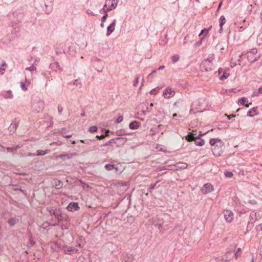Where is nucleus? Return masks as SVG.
I'll use <instances>...</instances> for the list:
<instances>
[{
  "mask_svg": "<svg viewBox=\"0 0 262 262\" xmlns=\"http://www.w3.org/2000/svg\"><path fill=\"white\" fill-rule=\"evenodd\" d=\"M257 107H254L252 108V110L248 111L247 116L250 117H252L258 114L257 111Z\"/></svg>",
  "mask_w": 262,
  "mask_h": 262,
  "instance_id": "obj_18",
  "label": "nucleus"
},
{
  "mask_svg": "<svg viewBox=\"0 0 262 262\" xmlns=\"http://www.w3.org/2000/svg\"><path fill=\"white\" fill-rule=\"evenodd\" d=\"M59 221H66L68 219L67 215L66 214H62L61 212L60 213V215L56 217Z\"/></svg>",
  "mask_w": 262,
  "mask_h": 262,
  "instance_id": "obj_29",
  "label": "nucleus"
},
{
  "mask_svg": "<svg viewBox=\"0 0 262 262\" xmlns=\"http://www.w3.org/2000/svg\"><path fill=\"white\" fill-rule=\"evenodd\" d=\"M51 66L52 67V68H57L59 67V65L58 62L53 63L52 64H51Z\"/></svg>",
  "mask_w": 262,
  "mask_h": 262,
  "instance_id": "obj_44",
  "label": "nucleus"
},
{
  "mask_svg": "<svg viewBox=\"0 0 262 262\" xmlns=\"http://www.w3.org/2000/svg\"><path fill=\"white\" fill-rule=\"evenodd\" d=\"M174 166L176 168L175 170H178L180 169H185L187 167V164L184 162H178L176 164H174Z\"/></svg>",
  "mask_w": 262,
  "mask_h": 262,
  "instance_id": "obj_16",
  "label": "nucleus"
},
{
  "mask_svg": "<svg viewBox=\"0 0 262 262\" xmlns=\"http://www.w3.org/2000/svg\"><path fill=\"white\" fill-rule=\"evenodd\" d=\"M73 84L76 86H78L81 85V83L78 79H76L74 80Z\"/></svg>",
  "mask_w": 262,
  "mask_h": 262,
  "instance_id": "obj_46",
  "label": "nucleus"
},
{
  "mask_svg": "<svg viewBox=\"0 0 262 262\" xmlns=\"http://www.w3.org/2000/svg\"><path fill=\"white\" fill-rule=\"evenodd\" d=\"M26 70H29L30 71H34L36 70V68L34 65H32L29 67H27L26 68Z\"/></svg>",
  "mask_w": 262,
  "mask_h": 262,
  "instance_id": "obj_39",
  "label": "nucleus"
},
{
  "mask_svg": "<svg viewBox=\"0 0 262 262\" xmlns=\"http://www.w3.org/2000/svg\"><path fill=\"white\" fill-rule=\"evenodd\" d=\"M258 91H259V92L260 93H262V88H259V89H258Z\"/></svg>",
  "mask_w": 262,
  "mask_h": 262,
  "instance_id": "obj_64",
  "label": "nucleus"
},
{
  "mask_svg": "<svg viewBox=\"0 0 262 262\" xmlns=\"http://www.w3.org/2000/svg\"><path fill=\"white\" fill-rule=\"evenodd\" d=\"M6 66V62H3L2 64V67H0V74H3L5 71L6 70V69L5 68H4V67H5Z\"/></svg>",
  "mask_w": 262,
  "mask_h": 262,
  "instance_id": "obj_35",
  "label": "nucleus"
},
{
  "mask_svg": "<svg viewBox=\"0 0 262 262\" xmlns=\"http://www.w3.org/2000/svg\"><path fill=\"white\" fill-rule=\"evenodd\" d=\"M208 29H204L201 31V32L199 34V36H200L203 34H205V36L208 33Z\"/></svg>",
  "mask_w": 262,
  "mask_h": 262,
  "instance_id": "obj_42",
  "label": "nucleus"
},
{
  "mask_svg": "<svg viewBox=\"0 0 262 262\" xmlns=\"http://www.w3.org/2000/svg\"><path fill=\"white\" fill-rule=\"evenodd\" d=\"M27 156L28 157H34L36 156V153H29L27 155Z\"/></svg>",
  "mask_w": 262,
  "mask_h": 262,
  "instance_id": "obj_55",
  "label": "nucleus"
},
{
  "mask_svg": "<svg viewBox=\"0 0 262 262\" xmlns=\"http://www.w3.org/2000/svg\"><path fill=\"white\" fill-rule=\"evenodd\" d=\"M209 143L211 146V150L215 156H220L223 152L224 148V142L219 139L212 138Z\"/></svg>",
  "mask_w": 262,
  "mask_h": 262,
  "instance_id": "obj_1",
  "label": "nucleus"
},
{
  "mask_svg": "<svg viewBox=\"0 0 262 262\" xmlns=\"http://www.w3.org/2000/svg\"><path fill=\"white\" fill-rule=\"evenodd\" d=\"M96 137L100 140L103 139L105 138V136L104 135H102L101 136H96Z\"/></svg>",
  "mask_w": 262,
  "mask_h": 262,
  "instance_id": "obj_54",
  "label": "nucleus"
},
{
  "mask_svg": "<svg viewBox=\"0 0 262 262\" xmlns=\"http://www.w3.org/2000/svg\"><path fill=\"white\" fill-rule=\"evenodd\" d=\"M225 116H226L228 120L231 119V118H234L235 117V115H228L227 114H225Z\"/></svg>",
  "mask_w": 262,
  "mask_h": 262,
  "instance_id": "obj_52",
  "label": "nucleus"
},
{
  "mask_svg": "<svg viewBox=\"0 0 262 262\" xmlns=\"http://www.w3.org/2000/svg\"><path fill=\"white\" fill-rule=\"evenodd\" d=\"M241 251V249L240 248H238L234 254V256L236 258H237L239 256H240Z\"/></svg>",
  "mask_w": 262,
  "mask_h": 262,
  "instance_id": "obj_40",
  "label": "nucleus"
},
{
  "mask_svg": "<svg viewBox=\"0 0 262 262\" xmlns=\"http://www.w3.org/2000/svg\"><path fill=\"white\" fill-rule=\"evenodd\" d=\"M64 138H69L72 137V135H67L63 136Z\"/></svg>",
  "mask_w": 262,
  "mask_h": 262,
  "instance_id": "obj_59",
  "label": "nucleus"
},
{
  "mask_svg": "<svg viewBox=\"0 0 262 262\" xmlns=\"http://www.w3.org/2000/svg\"><path fill=\"white\" fill-rule=\"evenodd\" d=\"M175 94L174 91L170 88L165 89L163 91V96L165 98L169 99L173 97Z\"/></svg>",
  "mask_w": 262,
  "mask_h": 262,
  "instance_id": "obj_4",
  "label": "nucleus"
},
{
  "mask_svg": "<svg viewBox=\"0 0 262 262\" xmlns=\"http://www.w3.org/2000/svg\"><path fill=\"white\" fill-rule=\"evenodd\" d=\"M213 60V58L211 57H209L205 60H204L202 62V68H203L205 66H209L210 64H211L212 61Z\"/></svg>",
  "mask_w": 262,
  "mask_h": 262,
  "instance_id": "obj_19",
  "label": "nucleus"
},
{
  "mask_svg": "<svg viewBox=\"0 0 262 262\" xmlns=\"http://www.w3.org/2000/svg\"><path fill=\"white\" fill-rule=\"evenodd\" d=\"M116 135L118 136H121L125 135H126V134L125 133L124 130H117L116 132Z\"/></svg>",
  "mask_w": 262,
  "mask_h": 262,
  "instance_id": "obj_37",
  "label": "nucleus"
},
{
  "mask_svg": "<svg viewBox=\"0 0 262 262\" xmlns=\"http://www.w3.org/2000/svg\"><path fill=\"white\" fill-rule=\"evenodd\" d=\"M179 59H180V56H179V55H178L177 54H175L171 57V59H172L173 63H176V62H177L179 60Z\"/></svg>",
  "mask_w": 262,
  "mask_h": 262,
  "instance_id": "obj_34",
  "label": "nucleus"
},
{
  "mask_svg": "<svg viewBox=\"0 0 262 262\" xmlns=\"http://www.w3.org/2000/svg\"><path fill=\"white\" fill-rule=\"evenodd\" d=\"M212 69L211 67H205L204 68V70L206 72H208V71H211Z\"/></svg>",
  "mask_w": 262,
  "mask_h": 262,
  "instance_id": "obj_56",
  "label": "nucleus"
},
{
  "mask_svg": "<svg viewBox=\"0 0 262 262\" xmlns=\"http://www.w3.org/2000/svg\"><path fill=\"white\" fill-rule=\"evenodd\" d=\"M229 76V73L228 72V70H226L224 71V73L222 76H221L220 78V80H224V79L227 78Z\"/></svg>",
  "mask_w": 262,
  "mask_h": 262,
  "instance_id": "obj_28",
  "label": "nucleus"
},
{
  "mask_svg": "<svg viewBox=\"0 0 262 262\" xmlns=\"http://www.w3.org/2000/svg\"><path fill=\"white\" fill-rule=\"evenodd\" d=\"M57 109H58V112L59 114L60 115L62 113V112L63 111V107L61 106V105H58Z\"/></svg>",
  "mask_w": 262,
  "mask_h": 262,
  "instance_id": "obj_43",
  "label": "nucleus"
},
{
  "mask_svg": "<svg viewBox=\"0 0 262 262\" xmlns=\"http://www.w3.org/2000/svg\"><path fill=\"white\" fill-rule=\"evenodd\" d=\"M107 16H108V14H107V12H106L105 14L102 16V19H101V21L105 22Z\"/></svg>",
  "mask_w": 262,
  "mask_h": 262,
  "instance_id": "obj_47",
  "label": "nucleus"
},
{
  "mask_svg": "<svg viewBox=\"0 0 262 262\" xmlns=\"http://www.w3.org/2000/svg\"><path fill=\"white\" fill-rule=\"evenodd\" d=\"M139 82V77L137 76L135 81H134L133 85L136 86Z\"/></svg>",
  "mask_w": 262,
  "mask_h": 262,
  "instance_id": "obj_50",
  "label": "nucleus"
},
{
  "mask_svg": "<svg viewBox=\"0 0 262 262\" xmlns=\"http://www.w3.org/2000/svg\"><path fill=\"white\" fill-rule=\"evenodd\" d=\"M127 141V138L124 137H117L114 138V144L117 146L123 145Z\"/></svg>",
  "mask_w": 262,
  "mask_h": 262,
  "instance_id": "obj_9",
  "label": "nucleus"
},
{
  "mask_svg": "<svg viewBox=\"0 0 262 262\" xmlns=\"http://www.w3.org/2000/svg\"><path fill=\"white\" fill-rule=\"evenodd\" d=\"M104 167L108 171L113 170V169H115L116 171L118 170V168H115L114 164H105Z\"/></svg>",
  "mask_w": 262,
  "mask_h": 262,
  "instance_id": "obj_27",
  "label": "nucleus"
},
{
  "mask_svg": "<svg viewBox=\"0 0 262 262\" xmlns=\"http://www.w3.org/2000/svg\"><path fill=\"white\" fill-rule=\"evenodd\" d=\"M104 22H102V21H101V24H100V26H101L102 28H104Z\"/></svg>",
  "mask_w": 262,
  "mask_h": 262,
  "instance_id": "obj_62",
  "label": "nucleus"
},
{
  "mask_svg": "<svg viewBox=\"0 0 262 262\" xmlns=\"http://www.w3.org/2000/svg\"><path fill=\"white\" fill-rule=\"evenodd\" d=\"M111 5L110 7H107L106 9L104 10L105 12L111 11L112 9L116 8L117 6L118 1V0H112L111 1Z\"/></svg>",
  "mask_w": 262,
  "mask_h": 262,
  "instance_id": "obj_17",
  "label": "nucleus"
},
{
  "mask_svg": "<svg viewBox=\"0 0 262 262\" xmlns=\"http://www.w3.org/2000/svg\"><path fill=\"white\" fill-rule=\"evenodd\" d=\"M111 0H106L105 1V4L103 6V9L105 10V8H106V9L107 8V4L111 3Z\"/></svg>",
  "mask_w": 262,
  "mask_h": 262,
  "instance_id": "obj_53",
  "label": "nucleus"
},
{
  "mask_svg": "<svg viewBox=\"0 0 262 262\" xmlns=\"http://www.w3.org/2000/svg\"><path fill=\"white\" fill-rule=\"evenodd\" d=\"M196 137V134H193V133H191L186 136V139L188 141H194L195 139V137Z\"/></svg>",
  "mask_w": 262,
  "mask_h": 262,
  "instance_id": "obj_25",
  "label": "nucleus"
},
{
  "mask_svg": "<svg viewBox=\"0 0 262 262\" xmlns=\"http://www.w3.org/2000/svg\"><path fill=\"white\" fill-rule=\"evenodd\" d=\"M235 246H231L227 251L225 257L222 259L225 261L229 260L231 258V253L234 251Z\"/></svg>",
  "mask_w": 262,
  "mask_h": 262,
  "instance_id": "obj_7",
  "label": "nucleus"
},
{
  "mask_svg": "<svg viewBox=\"0 0 262 262\" xmlns=\"http://www.w3.org/2000/svg\"><path fill=\"white\" fill-rule=\"evenodd\" d=\"M21 146L20 145H18L16 146L11 147H7L6 148L7 151L8 152H13V151L16 150L17 148H20Z\"/></svg>",
  "mask_w": 262,
  "mask_h": 262,
  "instance_id": "obj_30",
  "label": "nucleus"
},
{
  "mask_svg": "<svg viewBox=\"0 0 262 262\" xmlns=\"http://www.w3.org/2000/svg\"><path fill=\"white\" fill-rule=\"evenodd\" d=\"M20 87L23 91H26L27 90L26 85L23 82L20 83Z\"/></svg>",
  "mask_w": 262,
  "mask_h": 262,
  "instance_id": "obj_48",
  "label": "nucleus"
},
{
  "mask_svg": "<svg viewBox=\"0 0 262 262\" xmlns=\"http://www.w3.org/2000/svg\"><path fill=\"white\" fill-rule=\"evenodd\" d=\"M202 135V134H200L195 137L194 144L196 146H202L205 144L204 140L200 138V136Z\"/></svg>",
  "mask_w": 262,
  "mask_h": 262,
  "instance_id": "obj_12",
  "label": "nucleus"
},
{
  "mask_svg": "<svg viewBox=\"0 0 262 262\" xmlns=\"http://www.w3.org/2000/svg\"><path fill=\"white\" fill-rule=\"evenodd\" d=\"M222 2H221V3L219 4V6H218V7H217V9H218V10L221 8V6H222Z\"/></svg>",
  "mask_w": 262,
  "mask_h": 262,
  "instance_id": "obj_63",
  "label": "nucleus"
},
{
  "mask_svg": "<svg viewBox=\"0 0 262 262\" xmlns=\"http://www.w3.org/2000/svg\"><path fill=\"white\" fill-rule=\"evenodd\" d=\"M19 222L17 218H10L8 220V223L10 226H13Z\"/></svg>",
  "mask_w": 262,
  "mask_h": 262,
  "instance_id": "obj_22",
  "label": "nucleus"
},
{
  "mask_svg": "<svg viewBox=\"0 0 262 262\" xmlns=\"http://www.w3.org/2000/svg\"><path fill=\"white\" fill-rule=\"evenodd\" d=\"M116 19H114L113 22L107 27L106 36H108L113 33L115 29Z\"/></svg>",
  "mask_w": 262,
  "mask_h": 262,
  "instance_id": "obj_8",
  "label": "nucleus"
},
{
  "mask_svg": "<svg viewBox=\"0 0 262 262\" xmlns=\"http://www.w3.org/2000/svg\"><path fill=\"white\" fill-rule=\"evenodd\" d=\"M129 127L131 129H136L139 127V123L136 121L132 122L129 124Z\"/></svg>",
  "mask_w": 262,
  "mask_h": 262,
  "instance_id": "obj_24",
  "label": "nucleus"
},
{
  "mask_svg": "<svg viewBox=\"0 0 262 262\" xmlns=\"http://www.w3.org/2000/svg\"><path fill=\"white\" fill-rule=\"evenodd\" d=\"M203 39H204V38H202L201 39H200V40H199V41L196 42L195 43L194 46H195V47L200 46L202 43V41H203Z\"/></svg>",
  "mask_w": 262,
  "mask_h": 262,
  "instance_id": "obj_45",
  "label": "nucleus"
},
{
  "mask_svg": "<svg viewBox=\"0 0 262 262\" xmlns=\"http://www.w3.org/2000/svg\"><path fill=\"white\" fill-rule=\"evenodd\" d=\"M248 100L247 99V98H245V97H243L238 100V103L241 105H245L247 107H248L249 106V104H251V103H249L248 104H246V103H248Z\"/></svg>",
  "mask_w": 262,
  "mask_h": 262,
  "instance_id": "obj_21",
  "label": "nucleus"
},
{
  "mask_svg": "<svg viewBox=\"0 0 262 262\" xmlns=\"http://www.w3.org/2000/svg\"><path fill=\"white\" fill-rule=\"evenodd\" d=\"M123 117H122V116H120V117H119L117 119V120H116V123H119L123 121Z\"/></svg>",
  "mask_w": 262,
  "mask_h": 262,
  "instance_id": "obj_49",
  "label": "nucleus"
},
{
  "mask_svg": "<svg viewBox=\"0 0 262 262\" xmlns=\"http://www.w3.org/2000/svg\"><path fill=\"white\" fill-rule=\"evenodd\" d=\"M63 250L64 253L67 254H74L78 251V249L71 246H66L63 248Z\"/></svg>",
  "mask_w": 262,
  "mask_h": 262,
  "instance_id": "obj_10",
  "label": "nucleus"
},
{
  "mask_svg": "<svg viewBox=\"0 0 262 262\" xmlns=\"http://www.w3.org/2000/svg\"><path fill=\"white\" fill-rule=\"evenodd\" d=\"M67 210L69 211L73 212L79 210V207L77 203H70L67 207Z\"/></svg>",
  "mask_w": 262,
  "mask_h": 262,
  "instance_id": "obj_11",
  "label": "nucleus"
},
{
  "mask_svg": "<svg viewBox=\"0 0 262 262\" xmlns=\"http://www.w3.org/2000/svg\"><path fill=\"white\" fill-rule=\"evenodd\" d=\"M76 156L77 154L76 152H72L70 154H62L58 155L56 156V159H63L64 158H66L67 159H70Z\"/></svg>",
  "mask_w": 262,
  "mask_h": 262,
  "instance_id": "obj_15",
  "label": "nucleus"
},
{
  "mask_svg": "<svg viewBox=\"0 0 262 262\" xmlns=\"http://www.w3.org/2000/svg\"><path fill=\"white\" fill-rule=\"evenodd\" d=\"M223 71V70L222 68H220L218 70V72H219V74H221Z\"/></svg>",
  "mask_w": 262,
  "mask_h": 262,
  "instance_id": "obj_61",
  "label": "nucleus"
},
{
  "mask_svg": "<svg viewBox=\"0 0 262 262\" xmlns=\"http://www.w3.org/2000/svg\"><path fill=\"white\" fill-rule=\"evenodd\" d=\"M148 103L146 102L145 103H143L142 104V105H145V108H142V112L143 113L144 115H146V114L147 113H149L150 112H151L152 111V107H153L154 106V104L152 103H151L150 104H149V106H147V105H148Z\"/></svg>",
  "mask_w": 262,
  "mask_h": 262,
  "instance_id": "obj_13",
  "label": "nucleus"
},
{
  "mask_svg": "<svg viewBox=\"0 0 262 262\" xmlns=\"http://www.w3.org/2000/svg\"><path fill=\"white\" fill-rule=\"evenodd\" d=\"M224 218L225 220L230 223L233 219V213L231 210H226L224 211Z\"/></svg>",
  "mask_w": 262,
  "mask_h": 262,
  "instance_id": "obj_6",
  "label": "nucleus"
},
{
  "mask_svg": "<svg viewBox=\"0 0 262 262\" xmlns=\"http://www.w3.org/2000/svg\"><path fill=\"white\" fill-rule=\"evenodd\" d=\"M109 133H110V130H106V132H105V135H104L105 137V136H108Z\"/></svg>",
  "mask_w": 262,
  "mask_h": 262,
  "instance_id": "obj_60",
  "label": "nucleus"
},
{
  "mask_svg": "<svg viewBox=\"0 0 262 262\" xmlns=\"http://www.w3.org/2000/svg\"><path fill=\"white\" fill-rule=\"evenodd\" d=\"M157 183H158V182H157V183H155V184H151L149 186V188L150 189H153L155 188H156V185H157Z\"/></svg>",
  "mask_w": 262,
  "mask_h": 262,
  "instance_id": "obj_51",
  "label": "nucleus"
},
{
  "mask_svg": "<svg viewBox=\"0 0 262 262\" xmlns=\"http://www.w3.org/2000/svg\"><path fill=\"white\" fill-rule=\"evenodd\" d=\"M51 152V150L46 149L45 150H37L36 151V156H42L46 154H49Z\"/></svg>",
  "mask_w": 262,
  "mask_h": 262,
  "instance_id": "obj_20",
  "label": "nucleus"
},
{
  "mask_svg": "<svg viewBox=\"0 0 262 262\" xmlns=\"http://www.w3.org/2000/svg\"><path fill=\"white\" fill-rule=\"evenodd\" d=\"M165 68V66H160L159 68H158V70H163Z\"/></svg>",
  "mask_w": 262,
  "mask_h": 262,
  "instance_id": "obj_58",
  "label": "nucleus"
},
{
  "mask_svg": "<svg viewBox=\"0 0 262 262\" xmlns=\"http://www.w3.org/2000/svg\"><path fill=\"white\" fill-rule=\"evenodd\" d=\"M17 126V124L16 120H15L14 121H13V122L10 124L9 127V129L10 130V132L14 133L16 129Z\"/></svg>",
  "mask_w": 262,
  "mask_h": 262,
  "instance_id": "obj_23",
  "label": "nucleus"
},
{
  "mask_svg": "<svg viewBox=\"0 0 262 262\" xmlns=\"http://www.w3.org/2000/svg\"><path fill=\"white\" fill-rule=\"evenodd\" d=\"M225 175L227 178H231L233 176V173L231 171H226L225 172Z\"/></svg>",
  "mask_w": 262,
  "mask_h": 262,
  "instance_id": "obj_41",
  "label": "nucleus"
},
{
  "mask_svg": "<svg viewBox=\"0 0 262 262\" xmlns=\"http://www.w3.org/2000/svg\"><path fill=\"white\" fill-rule=\"evenodd\" d=\"M1 95L5 99H12L13 97V95L10 90L2 92Z\"/></svg>",
  "mask_w": 262,
  "mask_h": 262,
  "instance_id": "obj_14",
  "label": "nucleus"
},
{
  "mask_svg": "<svg viewBox=\"0 0 262 262\" xmlns=\"http://www.w3.org/2000/svg\"><path fill=\"white\" fill-rule=\"evenodd\" d=\"M257 49L256 48L252 49L250 50V52L248 53L247 58H248V60H250V59H249V58H250L249 54L250 53L252 54V55H255V54H256L257 53Z\"/></svg>",
  "mask_w": 262,
  "mask_h": 262,
  "instance_id": "obj_33",
  "label": "nucleus"
},
{
  "mask_svg": "<svg viewBox=\"0 0 262 262\" xmlns=\"http://www.w3.org/2000/svg\"><path fill=\"white\" fill-rule=\"evenodd\" d=\"M46 7H51L53 5L54 0H43Z\"/></svg>",
  "mask_w": 262,
  "mask_h": 262,
  "instance_id": "obj_32",
  "label": "nucleus"
},
{
  "mask_svg": "<svg viewBox=\"0 0 262 262\" xmlns=\"http://www.w3.org/2000/svg\"><path fill=\"white\" fill-rule=\"evenodd\" d=\"M226 20L224 16L222 15L220 18V26L223 27V25L226 23Z\"/></svg>",
  "mask_w": 262,
  "mask_h": 262,
  "instance_id": "obj_31",
  "label": "nucleus"
},
{
  "mask_svg": "<svg viewBox=\"0 0 262 262\" xmlns=\"http://www.w3.org/2000/svg\"><path fill=\"white\" fill-rule=\"evenodd\" d=\"M156 72H157V70H154V71L152 72V73H150V74L148 76V78H147L148 80L149 79V78L150 76H151L153 73H156Z\"/></svg>",
  "mask_w": 262,
  "mask_h": 262,
  "instance_id": "obj_57",
  "label": "nucleus"
},
{
  "mask_svg": "<svg viewBox=\"0 0 262 262\" xmlns=\"http://www.w3.org/2000/svg\"><path fill=\"white\" fill-rule=\"evenodd\" d=\"M44 106L43 101L39 99L32 102V108L34 111L39 112L43 109Z\"/></svg>",
  "mask_w": 262,
  "mask_h": 262,
  "instance_id": "obj_2",
  "label": "nucleus"
},
{
  "mask_svg": "<svg viewBox=\"0 0 262 262\" xmlns=\"http://www.w3.org/2000/svg\"><path fill=\"white\" fill-rule=\"evenodd\" d=\"M97 129H98L97 127L95 125H94V126H91L89 128V130L91 133H94V132H96L97 130Z\"/></svg>",
  "mask_w": 262,
  "mask_h": 262,
  "instance_id": "obj_38",
  "label": "nucleus"
},
{
  "mask_svg": "<svg viewBox=\"0 0 262 262\" xmlns=\"http://www.w3.org/2000/svg\"><path fill=\"white\" fill-rule=\"evenodd\" d=\"M113 144H114V138L111 139L110 141H108V142H106L105 144H103V145H102V146H108L109 145H112Z\"/></svg>",
  "mask_w": 262,
  "mask_h": 262,
  "instance_id": "obj_36",
  "label": "nucleus"
},
{
  "mask_svg": "<svg viewBox=\"0 0 262 262\" xmlns=\"http://www.w3.org/2000/svg\"><path fill=\"white\" fill-rule=\"evenodd\" d=\"M175 169L174 164L164 166L160 168V170H175Z\"/></svg>",
  "mask_w": 262,
  "mask_h": 262,
  "instance_id": "obj_26",
  "label": "nucleus"
},
{
  "mask_svg": "<svg viewBox=\"0 0 262 262\" xmlns=\"http://www.w3.org/2000/svg\"><path fill=\"white\" fill-rule=\"evenodd\" d=\"M47 210L51 215L54 216L55 218L58 216L61 212V210L59 209L52 206L47 207Z\"/></svg>",
  "mask_w": 262,
  "mask_h": 262,
  "instance_id": "obj_3",
  "label": "nucleus"
},
{
  "mask_svg": "<svg viewBox=\"0 0 262 262\" xmlns=\"http://www.w3.org/2000/svg\"><path fill=\"white\" fill-rule=\"evenodd\" d=\"M213 190V186L210 183L204 184L202 188V192L204 194H207Z\"/></svg>",
  "mask_w": 262,
  "mask_h": 262,
  "instance_id": "obj_5",
  "label": "nucleus"
}]
</instances>
